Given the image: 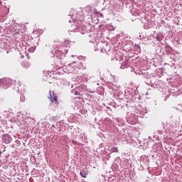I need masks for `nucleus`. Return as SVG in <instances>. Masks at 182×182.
Instances as JSON below:
<instances>
[{
  "label": "nucleus",
  "mask_w": 182,
  "mask_h": 182,
  "mask_svg": "<svg viewBox=\"0 0 182 182\" xmlns=\"http://www.w3.org/2000/svg\"><path fill=\"white\" fill-rule=\"evenodd\" d=\"M157 41H159V37H157Z\"/></svg>",
  "instance_id": "nucleus-7"
},
{
  "label": "nucleus",
  "mask_w": 182,
  "mask_h": 182,
  "mask_svg": "<svg viewBox=\"0 0 182 182\" xmlns=\"http://www.w3.org/2000/svg\"><path fill=\"white\" fill-rule=\"evenodd\" d=\"M35 47H31L28 48V52H30V53H33V52H35Z\"/></svg>",
  "instance_id": "nucleus-5"
},
{
  "label": "nucleus",
  "mask_w": 182,
  "mask_h": 182,
  "mask_svg": "<svg viewBox=\"0 0 182 182\" xmlns=\"http://www.w3.org/2000/svg\"><path fill=\"white\" fill-rule=\"evenodd\" d=\"M1 140L6 144H9V143L12 141V137H11L9 134H5L2 136Z\"/></svg>",
  "instance_id": "nucleus-1"
},
{
  "label": "nucleus",
  "mask_w": 182,
  "mask_h": 182,
  "mask_svg": "<svg viewBox=\"0 0 182 182\" xmlns=\"http://www.w3.org/2000/svg\"><path fill=\"white\" fill-rule=\"evenodd\" d=\"M48 99L52 102V103H55V105H59V102L58 101V97L55 95V93H50V96Z\"/></svg>",
  "instance_id": "nucleus-2"
},
{
  "label": "nucleus",
  "mask_w": 182,
  "mask_h": 182,
  "mask_svg": "<svg viewBox=\"0 0 182 182\" xmlns=\"http://www.w3.org/2000/svg\"><path fill=\"white\" fill-rule=\"evenodd\" d=\"M87 174H88V172H87V169H83V170L80 173V175L81 177H82L83 178H86V177H87Z\"/></svg>",
  "instance_id": "nucleus-3"
},
{
  "label": "nucleus",
  "mask_w": 182,
  "mask_h": 182,
  "mask_svg": "<svg viewBox=\"0 0 182 182\" xmlns=\"http://www.w3.org/2000/svg\"><path fill=\"white\" fill-rule=\"evenodd\" d=\"M75 96H80V92L76 91V92H75Z\"/></svg>",
  "instance_id": "nucleus-6"
},
{
  "label": "nucleus",
  "mask_w": 182,
  "mask_h": 182,
  "mask_svg": "<svg viewBox=\"0 0 182 182\" xmlns=\"http://www.w3.org/2000/svg\"><path fill=\"white\" fill-rule=\"evenodd\" d=\"M1 153H2V152L0 151V154H1Z\"/></svg>",
  "instance_id": "nucleus-8"
},
{
  "label": "nucleus",
  "mask_w": 182,
  "mask_h": 182,
  "mask_svg": "<svg viewBox=\"0 0 182 182\" xmlns=\"http://www.w3.org/2000/svg\"><path fill=\"white\" fill-rule=\"evenodd\" d=\"M117 151H119V149H117L116 147H113L110 149L111 153H117Z\"/></svg>",
  "instance_id": "nucleus-4"
},
{
  "label": "nucleus",
  "mask_w": 182,
  "mask_h": 182,
  "mask_svg": "<svg viewBox=\"0 0 182 182\" xmlns=\"http://www.w3.org/2000/svg\"><path fill=\"white\" fill-rule=\"evenodd\" d=\"M28 59H29V57L28 58Z\"/></svg>",
  "instance_id": "nucleus-9"
}]
</instances>
